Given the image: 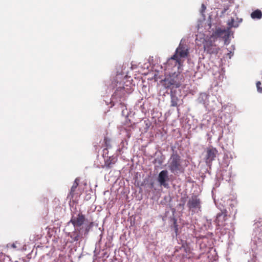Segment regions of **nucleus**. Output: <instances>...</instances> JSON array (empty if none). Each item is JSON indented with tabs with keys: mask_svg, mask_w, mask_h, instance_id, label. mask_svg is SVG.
<instances>
[{
	"mask_svg": "<svg viewBox=\"0 0 262 262\" xmlns=\"http://www.w3.org/2000/svg\"><path fill=\"white\" fill-rule=\"evenodd\" d=\"M182 76L180 74L170 76L165 78L163 80V85L166 89L170 88L171 90H176V88H179L182 83Z\"/></svg>",
	"mask_w": 262,
	"mask_h": 262,
	"instance_id": "3",
	"label": "nucleus"
},
{
	"mask_svg": "<svg viewBox=\"0 0 262 262\" xmlns=\"http://www.w3.org/2000/svg\"><path fill=\"white\" fill-rule=\"evenodd\" d=\"M178 91L179 93H181L180 90H172L170 91V106L172 107H176L179 106L180 102L181 95L178 94Z\"/></svg>",
	"mask_w": 262,
	"mask_h": 262,
	"instance_id": "10",
	"label": "nucleus"
},
{
	"mask_svg": "<svg viewBox=\"0 0 262 262\" xmlns=\"http://www.w3.org/2000/svg\"><path fill=\"white\" fill-rule=\"evenodd\" d=\"M113 158H112L111 157H110L106 160L105 161V166L107 168H110L111 165L112 163H114V162H112Z\"/></svg>",
	"mask_w": 262,
	"mask_h": 262,
	"instance_id": "16",
	"label": "nucleus"
},
{
	"mask_svg": "<svg viewBox=\"0 0 262 262\" xmlns=\"http://www.w3.org/2000/svg\"><path fill=\"white\" fill-rule=\"evenodd\" d=\"M110 139H108L107 137H105L104 139V142L105 144V146L108 147L110 146Z\"/></svg>",
	"mask_w": 262,
	"mask_h": 262,
	"instance_id": "18",
	"label": "nucleus"
},
{
	"mask_svg": "<svg viewBox=\"0 0 262 262\" xmlns=\"http://www.w3.org/2000/svg\"><path fill=\"white\" fill-rule=\"evenodd\" d=\"M227 219V211L226 210H224L217 214L215 223L219 227H224L226 225Z\"/></svg>",
	"mask_w": 262,
	"mask_h": 262,
	"instance_id": "8",
	"label": "nucleus"
},
{
	"mask_svg": "<svg viewBox=\"0 0 262 262\" xmlns=\"http://www.w3.org/2000/svg\"><path fill=\"white\" fill-rule=\"evenodd\" d=\"M182 160L177 152L173 153L169 160L168 167L171 172L176 173L182 171Z\"/></svg>",
	"mask_w": 262,
	"mask_h": 262,
	"instance_id": "2",
	"label": "nucleus"
},
{
	"mask_svg": "<svg viewBox=\"0 0 262 262\" xmlns=\"http://www.w3.org/2000/svg\"><path fill=\"white\" fill-rule=\"evenodd\" d=\"M85 220L84 215L79 212L76 216H72L70 222L72 224L75 228L77 227H80L84 224Z\"/></svg>",
	"mask_w": 262,
	"mask_h": 262,
	"instance_id": "9",
	"label": "nucleus"
},
{
	"mask_svg": "<svg viewBox=\"0 0 262 262\" xmlns=\"http://www.w3.org/2000/svg\"><path fill=\"white\" fill-rule=\"evenodd\" d=\"M251 17L253 19H260L262 17V12L260 10L257 9L251 14Z\"/></svg>",
	"mask_w": 262,
	"mask_h": 262,
	"instance_id": "15",
	"label": "nucleus"
},
{
	"mask_svg": "<svg viewBox=\"0 0 262 262\" xmlns=\"http://www.w3.org/2000/svg\"><path fill=\"white\" fill-rule=\"evenodd\" d=\"M189 48L187 45L182 43V41L176 49L174 54L168 59V64H174L179 69L183 65L185 58L189 55Z\"/></svg>",
	"mask_w": 262,
	"mask_h": 262,
	"instance_id": "1",
	"label": "nucleus"
},
{
	"mask_svg": "<svg viewBox=\"0 0 262 262\" xmlns=\"http://www.w3.org/2000/svg\"><path fill=\"white\" fill-rule=\"evenodd\" d=\"M173 228H174V231H175V233L176 234V235H177V233H178V225L177 224V220H174V221H173Z\"/></svg>",
	"mask_w": 262,
	"mask_h": 262,
	"instance_id": "17",
	"label": "nucleus"
},
{
	"mask_svg": "<svg viewBox=\"0 0 262 262\" xmlns=\"http://www.w3.org/2000/svg\"><path fill=\"white\" fill-rule=\"evenodd\" d=\"M187 198L188 196L186 195L181 198L180 201L183 203V205H184L186 202Z\"/></svg>",
	"mask_w": 262,
	"mask_h": 262,
	"instance_id": "19",
	"label": "nucleus"
},
{
	"mask_svg": "<svg viewBox=\"0 0 262 262\" xmlns=\"http://www.w3.org/2000/svg\"><path fill=\"white\" fill-rule=\"evenodd\" d=\"M93 222L90 223V224L85 227L83 230L82 228L75 229L73 232L69 233L68 235L72 239L73 242L81 240L84 238L83 235L86 236L88 234L91 228L93 226Z\"/></svg>",
	"mask_w": 262,
	"mask_h": 262,
	"instance_id": "4",
	"label": "nucleus"
},
{
	"mask_svg": "<svg viewBox=\"0 0 262 262\" xmlns=\"http://www.w3.org/2000/svg\"><path fill=\"white\" fill-rule=\"evenodd\" d=\"M79 181H80V179L79 178H77L75 179V180L74 182V183L71 188V191L70 192V195L72 196V198H73L74 196L76 189H77V188L79 185Z\"/></svg>",
	"mask_w": 262,
	"mask_h": 262,
	"instance_id": "13",
	"label": "nucleus"
},
{
	"mask_svg": "<svg viewBox=\"0 0 262 262\" xmlns=\"http://www.w3.org/2000/svg\"><path fill=\"white\" fill-rule=\"evenodd\" d=\"M157 180L160 186H162L165 188L168 187L167 182L169 181L168 173L167 170H162L158 176Z\"/></svg>",
	"mask_w": 262,
	"mask_h": 262,
	"instance_id": "11",
	"label": "nucleus"
},
{
	"mask_svg": "<svg viewBox=\"0 0 262 262\" xmlns=\"http://www.w3.org/2000/svg\"><path fill=\"white\" fill-rule=\"evenodd\" d=\"M201 200L198 196L193 195L189 199L187 205L189 210L194 213L201 210Z\"/></svg>",
	"mask_w": 262,
	"mask_h": 262,
	"instance_id": "5",
	"label": "nucleus"
},
{
	"mask_svg": "<svg viewBox=\"0 0 262 262\" xmlns=\"http://www.w3.org/2000/svg\"><path fill=\"white\" fill-rule=\"evenodd\" d=\"M225 33V31L224 30L219 28L215 31V32L211 35V37L214 38V39L217 37H221Z\"/></svg>",
	"mask_w": 262,
	"mask_h": 262,
	"instance_id": "14",
	"label": "nucleus"
},
{
	"mask_svg": "<svg viewBox=\"0 0 262 262\" xmlns=\"http://www.w3.org/2000/svg\"><path fill=\"white\" fill-rule=\"evenodd\" d=\"M217 150L215 148L208 147L206 149V162L207 163H211L215 159Z\"/></svg>",
	"mask_w": 262,
	"mask_h": 262,
	"instance_id": "12",
	"label": "nucleus"
},
{
	"mask_svg": "<svg viewBox=\"0 0 262 262\" xmlns=\"http://www.w3.org/2000/svg\"><path fill=\"white\" fill-rule=\"evenodd\" d=\"M261 82L260 81H257L256 82V88L257 89V91H258L262 87H260Z\"/></svg>",
	"mask_w": 262,
	"mask_h": 262,
	"instance_id": "20",
	"label": "nucleus"
},
{
	"mask_svg": "<svg viewBox=\"0 0 262 262\" xmlns=\"http://www.w3.org/2000/svg\"><path fill=\"white\" fill-rule=\"evenodd\" d=\"M203 46L204 50L208 54H213L218 53L219 48L216 47L215 45L213 43L210 39L205 40V41L203 42Z\"/></svg>",
	"mask_w": 262,
	"mask_h": 262,
	"instance_id": "7",
	"label": "nucleus"
},
{
	"mask_svg": "<svg viewBox=\"0 0 262 262\" xmlns=\"http://www.w3.org/2000/svg\"><path fill=\"white\" fill-rule=\"evenodd\" d=\"M258 92L260 93H262V88Z\"/></svg>",
	"mask_w": 262,
	"mask_h": 262,
	"instance_id": "22",
	"label": "nucleus"
},
{
	"mask_svg": "<svg viewBox=\"0 0 262 262\" xmlns=\"http://www.w3.org/2000/svg\"><path fill=\"white\" fill-rule=\"evenodd\" d=\"M133 91V89L131 85H126V86H120L117 89L114 95H113V99L115 97L119 98H124L127 94L131 93Z\"/></svg>",
	"mask_w": 262,
	"mask_h": 262,
	"instance_id": "6",
	"label": "nucleus"
},
{
	"mask_svg": "<svg viewBox=\"0 0 262 262\" xmlns=\"http://www.w3.org/2000/svg\"><path fill=\"white\" fill-rule=\"evenodd\" d=\"M202 8L203 11H204L205 10L206 7L204 4L202 5Z\"/></svg>",
	"mask_w": 262,
	"mask_h": 262,
	"instance_id": "21",
	"label": "nucleus"
}]
</instances>
